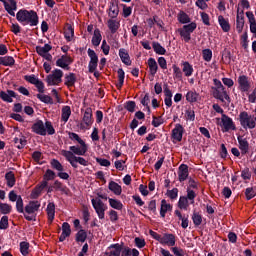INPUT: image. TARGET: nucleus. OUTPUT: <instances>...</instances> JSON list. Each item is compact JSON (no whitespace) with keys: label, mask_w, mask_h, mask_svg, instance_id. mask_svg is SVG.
Returning <instances> with one entry per match:
<instances>
[{"label":"nucleus","mask_w":256,"mask_h":256,"mask_svg":"<svg viewBox=\"0 0 256 256\" xmlns=\"http://www.w3.org/2000/svg\"><path fill=\"white\" fill-rule=\"evenodd\" d=\"M16 19L23 27L25 25H30V27H37L39 25V15H37L35 10L20 9L16 13Z\"/></svg>","instance_id":"obj_1"},{"label":"nucleus","mask_w":256,"mask_h":256,"mask_svg":"<svg viewBox=\"0 0 256 256\" xmlns=\"http://www.w3.org/2000/svg\"><path fill=\"white\" fill-rule=\"evenodd\" d=\"M16 19L23 27L25 25H30V27H37L39 25V15H37L35 10L20 9L16 13Z\"/></svg>","instance_id":"obj_2"},{"label":"nucleus","mask_w":256,"mask_h":256,"mask_svg":"<svg viewBox=\"0 0 256 256\" xmlns=\"http://www.w3.org/2000/svg\"><path fill=\"white\" fill-rule=\"evenodd\" d=\"M68 137L71 141H74V143L76 141V143H79L80 145L70 146L68 151H71L72 153H74V155H78L79 157L87 153V144L83 141V139H81V137H79V134L75 132H69Z\"/></svg>","instance_id":"obj_3"},{"label":"nucleus","mask_w":256,"mask_h":256,"mask_svg":"<svg viewBox=\"0 0 256 256\" xmlns=\"http://www.w3.org/2000/svg\"><path fill=\"white\" fill-rule=\"evenodd\" d=\"M60 154L62 157H65L66 161H68L74 169H77V163H79V165H83V167H87L89 165V161L81 156H76L77 154L69 150H61Z\"/></svg>","instance_id":"obj_4"},{"label":"nucleus","mask_w":256,"mask_h":256,"mask_svg":"<svg viewBox=\"0 0 256 256\" xmlns=\"http://www.w3.org/2000/svg\"><path fill=\"white\" fill-rule=\"evenodd\" d=\"M63 82V70L54 69L51 74L46 77V83L48 87L59 85Z\"/></svg>","instance_id":"obj_5"},{"label":"nucleus","mask_w":256,"mask_h":256,"mask_svg":"<svg viewBox=\"0 0 256 256\" xmlns=\"http://www.w3.org/2000/svg\"><path fill=\"white\" fill-rule=\"evenodd\" d=\"M195 29H197V23L191 22L190 24L179 28L178 33L185 43H189V41H191V33H193Z\"/></svg>","instance_id":"obj_6"},{"label":"nucleus","mask_w":256,"mask_h":256,"mask_svg":"<svg viewBox=\"0 0 256 256\" xmlns=\"http://www.w3.org/2000/svg\"><path fill=\"white\" fill-rule=\"evenodd\" d=\"M239 122L243 129H255V120L253 119V116L249 115L247 111L240 112Z\"/></svg>","instance_id":"obj_7"},{"label":"nucleus","mask_w":256,"mask_h":256,"mask_svg":"<svg viewBox=\"0 0 256 256\" xmlns=\"http://www.w3.org/2000/svg\"><path fill=\"white\" fill-rule=\"evenodd\" d=\"M212 95L214 99L221 101V103H225V101H227V103H231V96H229L225 87L212 89Z\"/></svg>","instance_id":"obj_8"},{"label":"nucleus","mask_w":256,"mask_h":256,"mask_svg":"<svg viewBox=\"0 0 256 256\" xmlns=\"http://www.w3.org/2000/svg\"><path fill=\"white\" fill-rule=\"evenodd\" d=\"M91 203L98 215V219H105V211H107V205H105L101 199L97 198H93Z\"/></svg>","instance_id":"obj_9"},{"label":"nucleus","mask_w":256,"mask_h":256,"mask_svg":"<svg viewBox=\"0 0 256 256\" xmlns=\"http://www.w3.org/2000/svg\"><path fill=\"white\" fill-rule=\"evenodd\" d=\"M88 57H90V62L88 64L89 73H95L97 70V65L99 64V56H97L95 50L89 48Z\"/></svg>","instance_id":"obj_10"},{"label":"nucleus","mask_w":256,"mask_h":256,"mask_svg":"<svg viewBox=\"0 0 256 256\" xmlns=\"http://www.w3.org/2000/svg\"><path fill=\"white\" fill-rule=\"evenodd\" d=\"M69 65H73V59L69 55H62L57 61L56 66L64 69V71H69L71 67Z\"/></svg>","instance_id":"obj_11"},{"label":"nucleus","mask_w":256,"mask_h":256,"mask_svg":"<svg viewBox=\"0 0 256 256\" xmlns=\"http://www.w3.org/2000/svg\"><path fill=\"white\" fill-rule=\"evenodd\" d=\"M221 123L224 128V133H227L231 130L235 131V129H237L235 127V122H233V119L231 117L227 116L226 114H222Z\"/></svg>","instance_id":"obj_12"},{"label":"nucleus","mask_w":256,"mask_h":256,"mask_svg":"<svg viewBox=\"0 0 256 256\" xmlns=\"http://www.w3.org/2000/svg\"><path fill=\"white\" fill-rule=\"evenodd\" d=\"M238 89L242 92V93H247V91H249V89H251V81H249V78L247 77V75H240L238 77Z\"/></svg>","instance_id":"obj_13"},{"label":"nucleus","mask_w":256,"mask_h":256,"mask_svg":"<svg viewBox=\"0 0 256 256\" xmlns=\"http://www.w3.org/2000/svg\"><path fill=\"white\" fill-rule=\"evenodd\" d=\"M32 131L33 133H36V135H41L42 137L47 135V129L45 128V124L42 122V120H37L32 125Z\"/></svg>","instance_id":"obj_14"},{"label":"nucleus","mask_w":256,"mask_h":256,"mask_svg":"<svg viewBox=\"0 0 256 256\" xmlns=\"http://www.w3.org/2000/svg\"><path fill=\"white\" fill-rule=\"evenodd\" d=\"M1 3H3L5 11H7L8 14L11 15V17H15V11H17V1L15 0H0Z\"/></svg>","instance_id":"obj_15"},{"label":"nucleus","mask_w":256,"mask_h":256,"mask_svg":"<svg viewBox=\"0 0 256 256\" xmlns=\"http://www.w3.org/2000/svg\"><path fill=\"white\" fill-rule=\"evenodd\" d=\"M189 179V166L187 164H181L178 167V181L183 183V181H187Z\"/></svg>","instance_id":"obj_16"},{"label":"nucleus","mask_w":256,"mask_h":256,"mask_svg":"<svg viewBox=\"0 0 256 256\" xmlns=\"http://www.w3.org/2000/svg\"><path fill=\"white\" fill-rule=\"evenodd\" d=\"M19 97V95H17V93H15V91L13 90H7L5 91H1L0 92V99L2 101H4L5 103H13V98L17 99Z\"/></svg>","instance_id":"obj_17"},{"label":"nucleus","mask_w":256,"mask_h":256,"mask_svg":"<svg viewBox=\"0 0 256 256\" xmlns=\"http://www.w3.org/2000/svg\"><path fill=\"white\" fill-rule=\"evenodd\" d=\"M49 185V182L42 181L40 184H38L31 192V199H39L41 196V193H43V189H45Z\"/></svg>","instance_id":"obj_18"},{"label":"nucleus","mask_w":256,"mask_h":256,"mask_svg":"<svg viewBox=\"0 0 256 256\" xmlns=\"http://www.w3.org/2000/svg\"><path fill=\"white\" fill-rule=\"evenodd\" d=\"M41 207V202L39 201H30L24 208L25 213L28 215H33V213H37L39 208Z\"/></svg>","instance_id":"obj_19"},{"label":"nucleus","mask_w":256,"mask_h":256,"mask_svg":"<svg viewBox=\"0 0 256 256\" xmlns=\"http://www.w3.org/2000/svg\"><path fill=\"white\" fill-rule=\"evenodd\" d=\"M185 132V128H183V125L176 124L174 129L172 130V139H175L176 141H183V133Z\"/></svg>","instance_id":"obj_20"},{"label":"nucleus","mask_w":256,"mask_h":256,"mask_svg":"<svg viewBox=\"0 0 256 256\" xmlns=\"http://www.w3.org/2000/svg\"><path fill=\"white\" fill-rule=\"evenodd\" d=\"M237 140L241 155H247V153H249V141H247V138H243V136H238Z\"/></svg>","instance_id":"obj_21"},{"label":"nucleus","mask_w":256,"mask_h":256,"mask_svg":"<svg viewBox=\"0 0 256 256\" xmlns=\"http://www.w3.org/2000/svg\"><path fill=\"white\" fill-rule=\"evenodd\" d=\"M108 16L110 19H117L119 17V4L117 1H111L109 4Z\"/></svg>","instance_id":"obj_22"},{"label":"nucleus","mask_w":256,"mask_h":256,"mask_svg":"<svg viewBox=\"0 0 256 256\" xmlns=\"http://www.w3.org/2000/svg\"><path fill=\"white\" fill-rule=\"evenodd\" d=\"M77 83V75L73 72H70L65 75L64 77V85L71 89V87H75V84Z\"/></svg>","instance_id":"obj_23"},{"label":"nucleus","mask_w":256,"mask_h":256,"mask_svg":"<svg viewBox=\"0 0 256 256\" xmlns=\"http://www.w3.org/2000/svg\"><path fill=\"white\" fill-rule=\"evenodd\" d=\"M246 17L249 21L250 25V33H253L255 39H256V19H255V14L253 12L248 11L246 12Z\"/></svg>","instance_id":"obj_24"},{"label":"nucleus","mask_w":256,"mask_h":256,"mask_svg":"<svg viewBox=\"0 0 256 256\" xmlns=\"http://www.w3.org/2000/svg\"><path fill=\"white\" fill-rule=\"evenodd\" d=\"M82 121L85 123L86 127L93 125V109L86 108Z\"/></svg>","instance_id":"obj_25"},{"label":"nucleus","mask_w":256,"mask_h":256,"mask_svg":"<svg viewBox=\"0 0 256 256\" xmlns=\"http://www.w3.org/2000/svg\"><path fill=\"white\" fill-rule=\"evenodd\" d=\"M108 249H111L110 252H105V255L121 256V251H123V245L116 243L111 244Z\"/></svg>","instance_id":"obj_26"},{"label":"nucleus","mask_w":256,"mask_h":256,"mask_svg":"<svg viewBox=\"0 0 256 256\" xmlns=\"http://www.w3.org/2000/svg\"><path fill=\"white\" fill-rule=\"evenodd\" d=\"M161 245H168L169 247H175V235L164 234L160 240Z\"/></svg>","instance_id":"obj_27"},{"label":"nucleus","mask_w":256,"mask_h":256,"mask_svg":"<svg viewBox=\"0 0 256 256\" xmlns=\"http://www.w3.org/2000/svg\"><path fill=\"white\" fill-rule=\"evenodd\" d=\"M107 25L112 35H115V33L119 31V28L121 27V22L115 20V18H111L107 21Z\"/></svg>","instance_id":"obj_28"},{"label":"nucleus","mask_w":256,"mask_h":256,"mask_svg":"<svg viewBox=\"0 0 256 256\" xmlns=\"http://www.w3.org/2000/svg\"><path fill=\"white\" fill-rule=\"evenodd\" d=\"M46 212L48 215V223L51 225L55 219V203L49 202L46 208Z\"/></svg>","instance_id":"obj_29"},{"label":"nucleus","mask_w":256,"mask_h":256,"mask_svg":"<svg viewBox=\"0 0 256 256\" xmlns=\"http://www.w3.org/2000/svg\"><path fill=\"white\" fill-rule=\"evenodd\" d=\"M119 57L122 63H124V65H127V66L131 65V57L129 56V52H127L125 48L119 49Z\"/></svg>","instance_id":"obj_30"},{"label":"nucleus","mask_w":256,"mask_h":256,"mask_svg":"<svg viewBox=\"0 0 256 256\" xmlns=\"http://www.w3.org/2000/svg\"><path fill=\"white\" fill-rule=\"evenodd\" d=\"M102 40H103V36L101 35V30H99V28H96L94 30V34L91 40L92 45L94 47H99V45H101Z\"/></svg>","instance_id":"obj_31"},{"label":"nucleus","mask_w":256,"mask_h":256,"mask_svg":"<svg viewBox=\"0 0 256 256\" xmlns=\"http://www.w3.org/2000/svg\"><path fill=\"white\" fill-rule=\"evenodd\" d=\"M52 187L56 191H61V193H64V195H69V193H71V190H69V188L66 185H63L59 180H55Z\"/></svg>","instance_id":"obj_32"},{"label":"nucleus","mask_w":256,"mask_h":256,"mask_svg":"<svg viewBox=\"0 0 256 256\" xmlns=\"http://www.w3.org/2000/svg\"><path fill=\"white\" fill-rule=\"evenodd\" d=\"M121 256H139V250L136 248H129L128 246H123L122 245V250L120 252Z\"/></svg>","instance_id":"obj_33"},{"label":"nucleus","mask_w":256,"mask_h":256,"mask_svg":"<svg viewBox=\"0 0 256 256\" xmlns=\"http://www.w3.org/2000/svg\"><path fill=\"white\" fill-rule=\"evenodd\" d=\"M148 67L150 75H152V77H155V75H157V71H159V66L157 65V61L155 60V58L148 59Z\"/></svg>","instance_id":"obj_34"},{"label":"nucleus","mask_w":256,"mask_h":256,"mask_svg":"<svg viewBox=\"0 0 256 256\" xmlns=\"http://www.w3.org/2000/svg\"><path fill=\"white\" fill-rule=\"evenodd\" d=\"M64 37L66 41L71 42L75 37V28L71 24H67L66 29L64 31Z\"/></svg>","instance_id":"obj_35"},{"label":"nucleus","mask_w":256,"mask_h":256,"mask_svg":"<svg viewBox=\"0 0 256 256\" xmlns=\"http://www.w3.org/2000/svg\"><path fill=\"white\" fill-rule=\"evenodd\" d=\"M218 23H219L222 31H224V33H229V31H231V25L229 24V21L227 19H225V17L220 15L218 17Z\"/></svg>","instance_id":"obj_36"},{"label":"nucleus","mask_w":256,"mask_h":256,"mask_svg":"<svg viewBox=\"0 0 256 256\" xmlns=\"http://www.w3.org/2000/svg\"><path fill=\"white\" fill-rule=\"evenodd\" d=\"M173 206L171 204H167V200L163 199L161 201V208H160V217L165 219V215H167V211H172Z\"/></svg>","instance_id":"obj_37"},{"label":"nucleus","mask_w":256,"mask_h":256,"mask_svg":"<svg viewBox=\"0 0 256 256\" xmlns=\"http://www.w3.org/2000/svg\"><path fill=\"white\" fill-rule=\"evenodd\" d=\"M108 189L112 191L114 195H121V193H123V188H121V185L117 184L115 181L109 182Z\"/></svg>","instance_id":"obj_38"},{"label":"nucleus","mask_w":256,"mask_h":256,"mask_svg":"<svg viewBox=\"0 0 256 256\" xmlns=\"http://www.w3.org/2000/svg\"><path fill=\"white\" fill-rule=\"evenodd\" d=\"M0 65H3L4 67H13V65H15V58L12 56H0Z\"/></svg>","instance_id":"obj_39"},{"label":"nucleus","mask_w":256,"mask_h":256,"mask_svg":"<svg viewBox=\"0 0 256 256\" xmlns=\"http://www.w3.org/2000/svg\"><path fill=\"white\" fill-rule=\"evenodd\" d=\"M174 215H176V217H178V219L182 221L181 223L182 229H187L189 227V218L183 217V214H181V211L175 210Z\"/></svg>","instance_id":"obj_40"},{"label":"nucleus","mask_w":256,"mask_h":256,"mask_svg":"<svg viewBox=\"0 0 256 256\" xmlns=\"http://www.w3.org/2000/svg\"><path fill=\"white\" fill-rule=\"evenodd\" d=\"M71 117V107L70 106H63L62 107V114H61V121L67 123L69 118Z\"/></svg>","instance_id":"obj_41"},{"label":"nucleus","mask_w":256,"mask_h":256,"mask_svg":"<svg viewBox=\"0 0 256 256\" xmlns=\"http://www.w3.org/2000/svg\"><path fill=\"white\" fill-rule=\"evenodd\" d=\"M5 179L7 181V187H15L16 179L15 173L13 171H9L5 174Z\"/></svg>","instance_id":"obj_42"},{"label":"nucleus","mask_w":256,"mask_h":256,"mask_svg":"<svg viewBox=\"0 0 256 256\" xmlns=\"http://www.w3.org/2000/svg\"><path fill=\"white\" fill-rule=\"evenodd\" d=\"M76 243H85L87 241V231L80 229L75 235Z\"/></svg>","instance_id":"obj_43"},{"label":"nucleus","mask_w":256,"mask_h":256,"mask_svg":"<svg viewBox=\"0 0 256 256\" xmlns=\"http://www.w3.org/2000/svg\"><path fill=\"white\" fill-rule=\"evenodd\" d=\"M186 101H188V103H197V101H199V93L196 91H188Z\"/></svg>","instance_id":"obj_44"},{"label":"nucleus","mask_w":256,"mask_h":256,"mask_svg":"<svg viewBox=\"0 0 256 256\" xmlns=\"http://www.w3.org/2000/svg\"><path fill=\"white\" fill-rule=\"evenodd\" d=\"M152 49L154 50L156 55H165V53H167L165 47L161 46V43L159 42H153Z\"/></svg>","instance_id":"obj_45"},{"label":"nucleus","mask_w":256,"mask_h":256,"mask_svg":"<svg viewBox=\"0 0 256 256\" xmlns=\"http://www.w3.org/2000/svg\"><path fill=\"white\" fill-rule=\"evenodd\" d=\"M118 73V83L116 84L117 89H121L125 83V71L123 68L117 70Z\"/></svg>","instance_id":"obj_46"},{"label":"nucleus","mask_w":256,"mask_h":256,"mask_svg":"<svg viewBox=\"0 0 256 256\" xmlns=\"http://www.w3.org/2000/svg\"><path fill=\"white\" fill-rule=\"evenodd\" d=\"M51 49H53V46L49 44H45L44 46H36V53H38L41 57L42 55L49 53Z\"/></svg>","instance_id":"obj_47"},{"label":"nucleus","mask_w":256,"mask_h":256,"mask_svg":"<svg viewBox=\"0 0 256 256\" xmlns=\"http://www.w3.org/2000/svg\"><path fill=\"white\" fill-rule=\"evenodd\" d=\"M108 201L112 209H116L117 211H121L123 209V203L120 200L109 198Z\"/></svg>","instance_id":"obj_48"},{"label":"nucleus","mask_w":256,"mask_h":256,"mask_svg":"<svg viewBox=\"0 0 256 256\" xmlns=\"http://www.w3.org/2000/svg\"><path fill=\"white\" fill-rule=\"evenodd\" d=\"M192 221L195 227H199V225L203 223V215L197 211H194L192 214Z\"/></svg>","instance_id":"obj_49"},{"label":"nucleus","mask_w":256,"mask_h":256,"mask_svg":"<svg viewBox=\"0 0 256 256\" xmlns=\"http://www.w3.org/2000/svg\"><path fill=\"white\" fill-rule=\"evenodd\" d=\"M177 19L179 23L182 25H186V23H191V18H189V15L183 11H180V13L177 16Z\"/></svg>","instance_id":"obj_50"},{"label":"nucleus","mask_w":256,"mask_h":256,"mask_svg":"<svg viewBox=\"0 0 256 256\" xmlns=\"http://www.w3.org/2000/svg\"><path fill=\"white\" fill-rule=\"evenodd\" d=\"M37 99H39V101H41L42 103H45L46 105H53V98H51V96L49 95H45V94H37L36 95Z\"/></svg>","instance_id":"obj_51"},{"label":"nucleus","mask_w":256,"mask_h":256,"mask_svg":"<svg viewBox=\"0 0 256 256\" xmlns=\"http://www.w3.org/2000/svg\"><path fill=\"white\" fill-rule=\"evenodd\" d=\"M182 71L185 75V77H191L193 75V66L189 64V62H184L183 63V68Z\"/></svg>","instance_id":"obj_52"},{"label":"nucleus","mask_w":256,"mask_h":256,"mask_svg":"<svg viewBox=\"0 0 256 256\" xmlns=\"http://www.w3.org/2000/svg\"><path fill=\"white\" fill-rule=\"evenodd\" d=\"M178 207L179 209H184V211H187L189 208V200L185 196H180L178 201Z\"/></svg>","instance_id":"obj_53"},{"label":"nucleus","mask_w":256,"mask_h":256,"mask_svg":"<svg viewBox=\"0 0 256 256\" xmlns=\"http://www.w3.org/2000/svg\"><path fill=\"white\" fill-rule=\"evenodd\" d=\"M186 193V199L190 201V205H193L195 203V197H197V193H195V190H192L190 188H187Z\"/></svg>","instance_id":"obj_54"},{"label":"nucleus","mask_w":256,"mask_h":256,"mask_svg":"<svg viewBox=\"0 0 256 256\" xmlns=\"http://www.w3.org/2000/svg\"><path fill=\"white\" fill-rule=\"evenodd\" d=\"M57 177V175L55 174V172L51 169H47L44 176H43V181H46V183H48V181H53V179H55Z\"/></svg>","instance_id":"obj_55"},{"label":"nucleus","mask_w":256,"mask_h":256,"mask_svg":"<svg viewBox=\"0 0 256 256\" xmlns=\"http://www.w3.org/2000/svg\"><path fill=\"white\" fill-rule=\"evenodd\" d=\"M13 210V207L7 203H1L0 202V212L2 215H9L11 211Z\"/></svg>","instance_id":"obj_56"},{"label":"nucleus","mask_w":256,"mask_h":256,"mask_svg":"<svg viewBox=\"0 0 256 256\" xmlns=\"http://www.w3.org/2000/svg\"><path fill=\"white\" fill-rule=\"evenodd\" d=\"M202 57H203L204 61L209 63V61H211V59H213V51L209 48L202 50Z\"/></svg>","instance_id":"obj_57"},{"label":"nucleus","mask_w":256,"mask_h":256,"mask_svg":"<svg viewBox=\"0 0 256 256\" xmlns=\"http://www.w3.org/2000/svg\"><path fill=\"white\" fill-rule=\"evenodd\" d=\"M135 107H137V103L135 101H127L124 104V109L128 111L129 113H135Z\"/></svg>","instance_id":"obj_58"},{"label":"nucleus","mask_w":256,"mask_h":256,"mask_svg":"<svg viewBox=\"0 0 256 256\" xmlns=\"http://www.w3.org/2000/svg\"><path fill=\"white\" fill-rule=\"evenodd\" d=\"M50 165L52 167V169H55L56 171H64L65 168H63V164H61V162H59V160L57 159H52L50 162Z\"/></svg>","instance_id":"obj_59"},{"label":"nucleus","mask_w":256,"mask_h":256,"mask_svg":"<svg viewBox=\"0 0 256 256\" xmlns=\"http://www.w3.org/2000/svg\"><path fill=\"white\" fill-rule=\"evenodd\" d=\"M166 195L167 197H169V199H171L172 201H175V199L179 197V189L173 188L172 190H167Z\"/></svg>","instance_id":"obj_60"},{"label":"nucleus","mask_w":256,"mask_h":256,"mask_svg":"<svg viewBox=\"0 0 256 256\" xmlns=\"http://www.w3.org/2000/svg\"><path fill=\"white\" fill-rule=\"evenodd\" d=\"M244 193L247 201H251V199H253L256 196V192L253 187L246 188Z\"/></svg>","instance_id":"obj_61"},{"label":"nucleus","mask_w":256,"mask_h":256,"mask_svg":"<svg viewBox=\"0 0 256 256\" xmlns=\"http://www.w3.org/2000/svg\"><path fill=\"white\" fill-rule=\"evenodd\" d=\"M243 27H245V19L236 17V30L238 33H243Z\"/></svg>","instance_id":"obj_62"},{"label":"nucleus","mask_w":256,"mask_h":256,"mask_svg":"<svg viewBox=\"0 0 256 256\" xmlns=\"http://www.w3.org/2000/svg\"><path fill=\"white\" fill-rule=\"evenodd\" d=\"M20 253L24 256L29 255V242H20Z\"/></svg>","instance_id":"obj_63"},{"label":"nucleus","mask_w":256,"mask_h":256,"mask_svg":"<svg viewBox=\"0 0 256 256\" xmlns=\"http://www.w3.org/2000/svg\"><path fill=\"white\" fill-rule=\"evenodd\" d=\"M62 234L71 237V225L69 222H64L62 224Z\"/></svg>","instance_id":"obj_64"}]
</instances>
